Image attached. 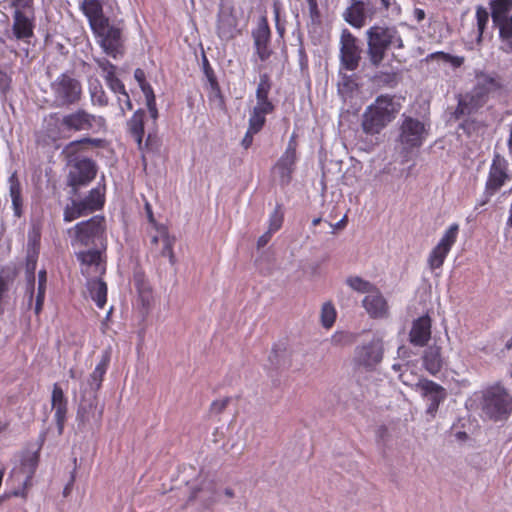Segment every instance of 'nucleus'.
Masks as SVG:
<instances>
[{
	"label": "nucleus",
	"mask_w": 512,
	"mask_h": 512,
	"mask_svg": "<svg viewBox=\"0 0 512 512\" xmlns=\"http://www.w3.org/2000/svg\"><path fill=\"white\" fill-rule=\"evenodd\" d=\"M367 56L374 67H379L389 50L404 48V42L396 26L373 25L365 32Z\"/></svg>",
	"instance_id": "1"
},
{
	"label": "nucleus",
	"mask_w": 512,
	"mask_h": 512,
	"mask_svg": "<svg viewBox=\"0 0 512 512\" xmlns=\"http://www.w3.org/2000/svg\"><path fill=\"white\" fill-rule=\"evenodd\" d=\"M51 106L69 108L78 105L83 98L81 81L71 73H61L49 84Z\"/></svg>",
	"instance_id": "2"
},
{
	"label": "nucleus",
	"mask_w": 512,
	"mask_h": 512,
	"mask_svg": "<svg viewBox=\"0 0 512 512\" xmlns=\"http://www.w3.org/2000/svg\"><path fill=\"white\" fill-rule=\"evenodd\" d=\"M501 87L499 77L485 73L477 75L476 85L473 90L465 99L459 101L454 113L455 117L460 119L464 115L470 114L474 109L480 107L488 96L499 92Z\"/></svg>",
	"instance_id": "3"
},
{
	"label": "nucleus",
	"mask_w": 512,
	"mask_h": 512,
	"mask_svg": "<svg viewBox=\"0 0 512 512\" xmlns=\"http://www.w3.org/2000/svg\"><path fill=\"white\" fill-rule=\"evenodd\" d=\"M395 103L390 97L380 96L362 115V129L368 135L379 134L395 117Z\"/></svg>",
	"instance_id": "4"
},
{
	"label": "nucleus",
	"mask_w": 512,
	"mask_h": 512,
	"mask_svg": "<svg viewBox=\"0 0 512 512\" xmlns=\"http://www.w3.org/2000/svg\"><path fill=\"white\" fill-rule=\"evenodd\" d=\"M481 410L489 419L502 421L512 412V396L500 384L489 386L482 392Z\"/></svg>",
	"instance_id": "5"
},
{
	"label": "nucleus",
	"mask_w": 512,
	"mask_h": 512,
	"mask_svg": "<svg viewBox=\"0 0 512 512\" xmlns=\"http://www.w3.org/2000/svg\"><path fill=\"white\" fill-rule=\"evenodd\" d=\"M105 220L103 217L94 216L87 221L77 223L74 230L73 245L78 246H98L103 245V235Z\"/></svg>",
	"instance_id": "6"
},
{
	"label": "nucleus",
	"mask_w": 512,
	"mask_h": 512,
	"mask_svg": "<svg viewBox=\"0 0 512 512\" xmlns=\"http://www.w3.org/2000/svg\"><path fill=\"white\" fill-rule=\"evenodd\" d=\"M103 123V117L91 114L83 108L64 114L59 121L60 130L68 133L88 132Z\"/></svg>",
	"instance_id": "7"
},
{
	"label": "nucleus",
	"mask_w": 512,
	"mask_h": 512,
	"mask_svg": "<svg viewBox=\"0 0 512 512\" xmlns=\"http://www.w3.org/2000/svg\"><path fill=\"white\" fill-rule=\"evenodd\" d=\"M427 134L428 130L422 121L406 116L400 124L397 141L402 149L408 152L420 147L425 141Z\"/></svg>",
	"instance_id": "8"
},
{
	"label": "nucleus",
	"mask_w": 512,
	"mask_h": 512,
	"mask_svg": "<svg viewBox=\"0 0 512 512\" xmlns=\"http://www.w3.org/2000/svg\"><path fill=\"white\" fill-rule=\"evenodd\" d=\"M104 52L114 59L123 54L122 28L111 25L106 19L92 29Z\"/></svg>",
	"instance_id": "9"
},
{
	"label": "nucleus",
	"mask_w": 512,
	"mask_h": 512,
	"mask_svg": "<svg viewBox=\"0 0 512 512\" xmlns=\"http://www.w3.org/2000/svg\"><path fill=\"white\" fill-rule=\"evenodd\" d=\"M70 166L67 175V185L71 188V193L76 196L78 190L87 186L96 176L97 165L89 158L75 159L68 163Z\"/></svg>",
	"instance_id": "10"
},
{
	"label": "nucleus",
	"mask_w": 512,
	"mask_h": 512,
	"mask_svg": "<svg viewBox=\"0 0 512 512\" xmlns=\"http://www.w3.org/2000/svg\"><path fill=\"white\" fill-rule=\"evenodd\" d=\"M104 204V195L100 189L94 188L89 194L80 200L73 199L64 211V220L71 222L81 216L100 209Z\"/></svg>",
	"instance_id": "11"
},
{
	"label": "nucleus",
	"mask_w": 512,
	"mask_h": 512,
	"mask_svg": "<svg viewBox=\"0 0 512 512\" xmlns=\"http://www.w3.org/2000/svg\"><path fill=\"white\" fill-rule=\"evenodd\" d=\"M378 6L372 0H351L342 17L352 27L360 29L371 21L378 12Z\"/></svg>",
	"instance_id": "12"
},
{
	"label": "nucleus",
	"mask_w": 512,
	"mask_h": 512,
	"mask_svg": "<svg viewBox=\"0 0 512 512\" xmlns=\"http://www.w3.org/2000/svg\"><path fill=\"white\" fill-rule=\"evenodd\" d=\"M416 390L421 393V396L427 403L426 414L434 418L440 404L444 402L447 397L445 388L434 381L418 378L416 381Z\"/></svg>",
	"instance_id": "13"
},
{
	"label": "nucleus",
	"mask_w": 512,
	"mask_h": 512,
	"mask_svg": "<svg viewBox=\"0 0 512 512\" xmlns=\"http://www.w3.org/2000/svg\"><path fill=\"white\" fill-rule=\"evenodd\" d=\"M361 60V48L358 39L348 30L343 29L340 35V63L343 68L355 71Z\"/></svg>",
	"instance_id": "14"
},
{
	"label": "nucleus",
	"mask_w": 512,
	"mask_h": 512,
	"mask_svg": "<svg viewBox=\"0 0 512 512\" xmlns=\"http://www.w3.org/2000/svg\"><path fill=\"white\" fill-rule=\"evenodd\" d=\"M104 407L98 403L97 394L81 388V399L77 411V419L81 423L99 422L103 415Z\"/></svg>",
	"instance_id": "15"
},
{
	"label": "nucleus",
	"mask_w": 512,
	"mask_h": 512,
	"mask_svg": "<svg viewBox=\"0 0 512 512\" xmlns=\"http://www.w3.org/2000/svg\"><path fill=\"white\" fill-rule=\"evenodd\" d=\"M383 354V340L379 337H374L370 342L355 349L354 359L358 365L372 369L382 361Z\"/></svg>",
	"instance_id": "16"
},
{
	"label": "nucleus",
	"mask_w": 512,
	"mask_h": 512,
	"mask_svg": "<svg viewBox=\"0 0 512 512\" xmlns=\"http://www.w3.org/2000/svg\"><path fill=\"white\" fill-rule=\"evenodd\" d=\"M458 231L459 225L456 223L452 224L445 231L437 246L430 252L428 264L432 270L440 268L443 265L446 256L456 242Z\"/></svg>",
	"instance_id": "17"
},
{
	"label": "nucleus",
	"mask_w": 512,
	"mask_h": 512,
	"mask_svg": "<svg viewBox=\"0 0 512 512\" xmlns=\"http://www.w3.org/2000/svg\"><path fill=\"white\" fill-rule=\"evenodd\" d=\"M302 357L300 352L289 348L285 343H278L273 347L268 359L272 367L276 369L292 367L299 369L302 366Z\"/></svg>",
	"instance_id": "18"
},
{
	"label": "nucleus",
	"mask_w": 512,
	"mask_h": 512,
	"mask_svg": "<svg viewBox=\"0 0 512 512\" xmlns=\"http://www.w3.org/2000/svg\"><path fill=\"white\" fill-rule=\"evenodd\" d=\"M34 8L14 9L12 32L17 40H28L34 35Z\"/></svg>",
	"instance_id": "19"
},
{
	"label": "nucleus",
	"mask_w": 512,
	"mask_h": 512,
	"mask_svg": "<svg viewBox=\"0 0 512 512\" xmlns=\"http://www.w3.org/2000/svg\"><path fill=\"white\" fill-rule=\"evenodd\" d=\"M76 256L81 263L82 273L87 277H90L92 274L96 277L105 272L100 250L90 249L87 251H79L76 253Z\"/></svg>",
	"instance_id": "20"
},
{
	"label": "nucleus",
	"mask_w": 512,
	"mask_h": 512,
	"mask_svg": "<svg viewBox=\"0 0 512 512\" xmlns=\"http://www.w3.org/2000/svg\"><path fill=\"white\" fill-rule=\"evenodd\" d=\"M362 305L372 318H384L388 315L387 301L377 287L364 297Z\"/></svg>",
	"instance_id": "21"
},
{
	"label": "nucleus",
	"mask_w": 512,
	"mask_h": 512,
	"mask_svg": "<svg viewBox=\"0 0 512 512\" xmlns=\"http://www.w3.org/2000/svg\"><path fill=\"white\" fill-rule=\"evenodd\" d=\"M51 405L54 410V419L57 425L58 434L61 435L64 430L67 414V399L62 388L58 384H54Z\"/></svg>",
	"instance_id": "22"
},
{
	"label": "nucleus",
	"mask_w": 512,
	"mask_h": 512,
	"mask_svg": "<svg viewBox=\"0 0 512 512\" xmlns=\"http://www.w3.org/2000/svg\"><path fill=\"white\" fill-rule=\"evenodd\" d=\"M431 338V320L428 316H422L413 321L409 341L411 344L423 347Z\"/></svg>",
	"instance_id": "23"
},
{
	"label": "nucleus",
	"mask_w": 512,
	"mask_h": 512,
	"mask_svg": "<svg viewBox=\"0 0 512 512\" xmlns=\"http://www.w3.org/2000/svg\"><path fill=\"white\" fill-rule=\"evenodd\" d=\"M507 179L506 161L497 155L491 164L486 187L492 192H497Z\"/></svg>",
	"instance_id": "24"
},
{
	"label": "nucleus",
	"mask_w": 512,
	"mask_h": 512,
	"mask_svg": "<svg viewBox=\"0 0 512 512\" xmlns=\"http://www.w3.org/2000/svg\"><path fill=\"white\" fill-rule=\"evenodd\" d=\"M111 360V348H107L102 352L101 360L96 365L93 372L90 374L87 384L84 388H87L88 391H93L97 393L100 389L103 381V377L108 369L109 363Z\"/></svg>",
	"instance_id": "25"
},
{
	"label": "nucleus",
	"mask_w": 512,
	"mask_h": 512,
	"mask_svg": "<svg viewBox=\"0 0 512 512\" xmlns=\"http://www.w3.org/2000/svg\"><path fill=\"white\" fill-rule=\"evenodd\" d=\"M270 34V28L266 19H263L259 23L257 29L253 32L256 53L261 61L267 60L271 54V51L268 49Z\"/></svg>",
	"instance_id": "26"
},
{
	"label": "nucleus",
	"mask_w": 512,
	"mask_h": 512,
	"mask_svg": "<svg viewBox=\"0 0 512 512\" xmlns=\"http://www.w3.org/2000/svg\"><path fill=\"white\" fill-rule=\"evenodd\" d=\"M236 17L228 10H221L218 15L217 34L222 40L232 39L237 32Z\"/></svg>",
	"instance_id": "27"
},
{
	"label": "nucleus",
	"mask_w": 512,
	"mask_h": 512,
	"mask_svg": "<svg viewBox=\"0 0 512 512\" xmlns=\"http://www.w3.org/2000/svg\"><path fill=\"white\" fill-rule=\"evenodd\" d=\"M296 161V149L290 143L282 155V157L277 162L276 168L280 174V177L283 181H289L291 173L293 171V166Z\"/></svg>",
	"instance_id": "28"
},
{
	"label": "nucleus",
	"mask_w": 512,
	"mask_h": 512,
	"mask_svg": "<svg viewBox=\"0 0 512 512\" xmlns=\"http://www.w3.org/2000/svg\"><path fill=\"white\" fill-rule=\"evenodd\" d=\"M491 9L492 21L501 33V27L509 20L507 14L512 9V0H495L491 4Z\"/></svg>",
	"instance_id": "29"
},
{
	"label": "nucleus",
	"mask_w": 512,
	"mask_h": 512,
	"mask_svg": "<svg viewBox=\"0 0 512 512\" xmlns=\"http://www.w3.org/2000/svg\"><path fill=\"white\" fill-rule=\"evenodd\" d=\"M423 364L426 370L436 375L442 368L443 359L441 356V349L438 346H430L425 350L423 356Z\"/></svg>",
	"instance_id": "30"
},
{
	"label": "nucleus",
	"mask_w": 512,
	"mask_h": 512,
	"mask_svg": "<svg viewBox=\"0 0 512 512\" xmlns=\"http://www.w3.org/2000/svg\"><path fill=\"white\" fill-rule=\"evenodd\" d=\"M87 288L92 300L99 308H103L107 301V285L104 281L91 278L87 281Z\"/></svg>",
	"instance_id": "31"
},
{
	"label": "nucleus",
	"mask_w": 512,
	"mask_h": 512,
	"mask_svg": "<svg viewBox=\"0 0 512 512\" xmlns=\"http://www.w3.org/2000/svg\"><path fill=\"white\" fill-rule=\"evenodd\" d=\"M39 461L38 451L33 453H28L22 459L21 466L19 468V472L24 475V480L22 482L24 488H27L31 485V480L36 471Z\"/></svg>",
	"instance_id": "32"
},
{
	"label": "nucleus",
	"mask_w": 512,
	"mask_h": 512,
	"mask_svg": "<svg viewBox=\"0 0 512 512\" xmlns=\"http://www.w3.org/2000/svg\"><path fill=\"white\" fill-rule=\"evenodd\" d=\"M144 116V111L138 110L127 122L128 131L137 142L139 149H142V139L144 135Z\"/></svg>",
	"instance_id": "33"
},
{
	"label": "nucleus",
	"mask_w": 512,
	"mask_h": 512,
	"mask_svg": "<svg viewBox=\"0 0 512 512\" xmlns=\"http://www.w3.org/2000/svg\"><path fill=\"white\" fill-rule=\"evenodd\" d=\"M82 10L89 19L92 29L96 27V24H100L107 19L102 15V6L99 0H83Z\"/></svg>",
	"instance_id": "34"
},
{
	"label": "nucleus",
	"mask_w": 512,
	"mask_h": 512,
	"mask_svg": "<svg viewBox=\"0 0 512 512\" xmlns=\"http://www.w3.org/2000/svg\"><path fill=\"white\" fill-rule=\"evenodd\" d=\"M100 143L99 139H92L89 137L82 138L80 140L71 141L68 143L64 149L62 150V154L67 159L68 163H72L75 161V159H78L76 157V154L80 151V149L87 144H92L95 146H98Z\"/></svg>",
	"instance_id": "35"
},
{
	"label": "nucleus",
	"mask_w": 512,
	"mask_h": 512,
	"mask_svg": "<svg viewBox=\"0 0 512 512\" xmlns=\"http://www.w3.org/2000/svg\"><path fill=\"white\" fill-rule=\"evenodd\" d=\"M9 192L12 200L14 214L17 217H20L22 214L21 187L15 174L9 177Z\"/></svg>",
	"instance_id": "36"
},
{
	"label": "nucleus",
	"mask_w": 512,
	"mask_h": 512,
	"mask_svg": "<svg viewBox=\"0 0 512 512\" xmlns=\"http://www.w3.org/2000/svg\"><path fill=\"white\" fill-rule=\"evenodd\" d=\"M89 94L93 105L106 106L108 98L98 79L89 80Z\"/></svg>",
	"instance_id": "37"
},
{
	"label": "nucleus",
	"mask_w": 512,
	"mask_h": 512,
	"mask_svg": "<svg viewBox=\"0 0 512 512\" xmlns=\"http://www.w3.org/2000/svg\"><path fill=\"white\" fill-rule=\"evenodd\" d=\"M47 275L45 270H41L38 273V288L35 300L34 312L39 315L43 308L46 292Z\"/></svg>",
	"instance_id": "38"
},
{
	"label": "nucleus",
	"mask_w": 512,
	"mask_h": 512,
	"mask_svg": "<svg viewBox=\"0 0 512 512\" xmlns=\"http://www.w3.org/2000/svg\"><path fill=\"white\" fill-rule=\"evenodd\" d=\"M346 284L354 291L368 295L376 288L372 283L359 276H350L346 279Z\"/></svg>",
	"instance_id": "39"
},
{
	"label": "nucleus",
	"mask_w": 512,
	"mask_h": 512,
	"mask_svg": "<svg viewBox=\"0 0 512 512\" xmlns=\"http://www.w3.org/2000/svg\"><path fill=\"white\" fill-rule=\"evenodd\" d=\"M502 48L507 52H512V14L509 20L501 27Z\"/></svg>",
	"instance_id": "40"
},
{
	"label": "nucleus",
	"mask_w": 512,
	"mask_h": 512,
	"mask_svg": "<svg viewBox=\"0 0 512 512\" xmlns=\"http://www.w3.org/2000/svg\"><path fill=\"white\" fill-rule=\"evenodd\" d=\"M284 214L280 204H277L269 217L268 229L270 232H277L283 224Z\"/></svg>",
	"instance_id": "41"
},
{
	"label": "nucleus",
	"mask_w": 512,
	"mask_h": 512,
	"mask_svg": "<svg viewBox=\"0 0 512 512\" xmlns=\"http://www.w3.org/2000/svg\"><path fill=\"white\" fill-rule=\"evenodd\" d=\"M271 90V81L268 74H261L256 89V99H269L268 95Z\"/></svg>",
	"instance_id": "42"
},
{
	"label": "nucleus",
	"mask_w": 512,
	"mask_h": 512,
	"mask_svg": "<svg viewBox=\"0 0 512 512\" xmlns=\"http://www.w3.org/2000/svg\"><path fill=\"white\" fill-rule=\"evenodd\" d=\"M336 318V311L332 304L325 303L321 309V322L326 328H330Z\"/></svg>",
	"instance_id": "43"
},
{
	"label": "nucleus",
	"mask_w": 512,
	"mask_h": 512,
	"mask_svg": "<svg viewBox=\"0 0 512 512\" xmlns=\"http://www.w3.org/2000/svg\"><path fill=\"white\" fill-rule=\"evenodd\" d=\"M476 18H477V29H478V36H477V42H481L482 35L484 33V29L488 23L489 20V13L487 10L481 6H479L476 10Z\"/></svg>",
	"instance_id": "44"
},
{
	"label": "nucleus",
	"mask_w": 512,
	"mask_h": 512,
	"mask_svg": "<svg viewBox=\"0 0 512 512\" xmlns=\"http://www.w3.org/2000/svg\"><path fill=\"white\" fill-rule=\"evenodd\" d=\"M265 122H266V115L259 113L255 110H252L250 112L248 128L251 129V131L259 132L263 128Z\"/></svg>",
	"instance_id": "45"
},
{
	"label": "nucleus",
	"mask_w": 512,
	"mask_h": 512,
	"mask_svg": "<svg viewBox=\"0 0 512 512\" xmlns=\"http://www.w3.org/2000/svg\"><path fill=\"white\" fill-rule=\"evenodd\" d=\"M430 57L433 59L441 60L444 63H449L455 68L461 66L464 61L463 57L452 56L444 52L433 53L430 55Z\"/></svg>",
	"instance_id": "46"
},
{
	"label": "nucleus",
	"mask_w": 512,
	"mask_h": 512,
	"mask_svg": "<svg viewBox=\"0 0 512 512\" xmlns=\"http://www.w3.org/2000/svg\"><path fill=\"white\" fill-rule=\"evenodd\" d=\"M96 63L98 65V67L102 70V72L104 73L105 79L109 78V77L111 78V76L115 75L116 67L107 59H105V58L97 59Z\"/></svg>",
	"instance_id": "47"
},
{
	"label": "nucleus",
	"mask_w": 512,
	"mask_h": 512,
	"mask_svg": "<svg viewBox=\"0 0 512 512\" xmlns=\"http://www.w3.org/2000/svg\"><path fill=\"white\" fill-rule=\"evenodd\" d=\"M257 103L252 110H255L264 115L270 114L274 110V105L269 99H256Z\"/></svg>",
	"instance_id": "48"
},
{
	"label": "nucleus",
	"mask_w": 512,
	"mask_h": 512,
	"mask_svg": "<svg viewBox=\"0 0 512 512\" xmlns=\"http://www.w3.org/2000/svg\"><path fill=\"white\" fill-rule=\"evenodd\" d=\"M105 80L113 92L122 94L126 91L124 84L115 75L111 76V78H106Z\"/></svg>",
	"instance_id": "49"
},
{
	"label": "nucleus",
	"mask_w": 512,
	"mask_h": 512,
	"mask_svg": "<svg viewBox=\"0 0 512 512\" xmlns=\"http://www.w3.org/2000/svg\"><path fill=\"white\" fill-rule=\"evenodd\" d=\"M229 402H230L229 397H226L221 400L213 401L210 405V413H212V414L221 413L226 408V406L228 405Z\"/></svg>",
	"instance_id": "50"
},
{
	"label": "nucleus",
	"mask_w": 512,
	"mask_h": 512,
	"mask_svg": "<svg viewBox=\"0 0 512 512\" xmlns=\"http://www.w3.org/2000/svg\"><path fill=\"white\" fill-rule=\"evenodd\" d=\"M331 342L334 345H346L351 343V336L348 333L337 332L332 336Z\"/></svg>",
	"instance_id": "51"
},
{
	"label": "nucleus",
	"mask_w": 512,
	"mask_h": 512,
	"mask_svg": "<svg viewBox=\"0 0 512 512\" xmlns=\"http://www.w3.org/2000/svg\"><path fill=\"white\" fill-rule=\"evenodd\" d=\"M120 95L121 96L118 97V102L120 105L121 112H122V114H124L125 110L132 109V102H131L130 97L126 91Z\"/></svg>",
	"instance_id": "52"
},
{
	"label": "nucleus",
	"mask_w": 512,
	"mask_h": 512,
	"mask_svg": "<svg viewBox=\"0 0 512 512\" xmlns=\"http://www.w3.org/2000/svg\"><path fill=\"white\" fill-rule=\"evenodd\" d=\"M163 248H162V255L168 256L170 261L173 263L174 254L172 250V242L168 236L163 237Z\"/></svg>",
	"instance_id": "53"
},
{
	"label": "nucleus",
	"mask_w": 512,
	"mask_h": 512,
	"mask_svg": "<svg viewBox=\"0 0 512 512\" xmlns=\"http://www.w3.org/2000/svg\"><path fill=\"white\" fill-rule=\"evenodd\" d=\"M413 377V373L409 370L408 367H406L402 373H399V379L403 384L416 388V382H413Z\"/></svg>",
	"instance_id": "54"
},
{
	"label": "nucleus",
	"mask_w": 512,
	"mask_h": 512,
	"mask_svg": "<svg viewBox=\"0 0 512 512\" xmlns=\"http://www.w3.org/2000/svg\"><path fill=\"white\" fill-rule=\"evenodd\" d=\"M9 289L8 281L0 276V315L4 313V296Z\"/></svg>",
	"instance_id": "55"
},
{
	"label": "nucleus",
	"mask_w": 512,
	"mask_h": 512,
	"mask_svg": "<svg viewBox=\"0 0 512 512\" xmlns=\"http://www.w3.org/2000/svg\"><path fill=\"white\" fill-rule=\"evenodd\" d=\"M11 86V77L4 71L0 70V90L6 93Z\"/></svg>",
	"instance_id": "56"
},
{
	"label": "nucleus",
	"mask_w": 512,
	"mask_h": 512,
	"mask_svg": "<svg viewBox=\"0 0 512 512\" xmlns=\"http://www.w3.org/2000/svg\"><path fill=\"white\" fill-rule=\"evenodd\" d=\"M140 88L145 96L146 103L156 101L155 94H154L153 89L149 83H147V82L144 83L143 85L140 86Z\"/></svg>",
	"instance_id": "57"
},
{
	"label": "nucleus",
	"mask_w": 512,
	"mask_h": 512,
	"mask_svg": "<svg viewBox=\"0 0 512 512\" xmlns=\"http://www.w3.org/2000/svg\"><path fill=\"white\" fill-rule=\"evenodd\" d=\"M10 7L13 9L33 7V0H10Z\"/></svg>",
	"instance_id": "58"
},
{
	"label": "nucleus",
	"mask_w": 512,
	"mask_h": 512,
	"mask_svg": "<svg viewBox=\"0 0 512 512\" xmlns=\"http://www.w3.org/2000/svg\"><path fill=\"white\" fill-rule=\"evenodd\" d=\"M496 192H492L490 191V189H488L486 186H485V191L483 193V195L481 196V198L479 199V201L477 202L476 204V208L478 207H482L484 205H486L491 197L495 194Z\"/></svg>",
	"instance_id": "59"
},
{
	"label": "nucleus",
	"mask_w": 512,
	"mask_h": 512,
	"mask_svg": "<svg viewBox=\"0 0 512 512\" xmlns=\"http://www.w3.org/2000/svg\"><path fill=\"white\" fill-rule=\"evenodd\" d=\"M257 133L258 132L251 131V129H249V128L247 129V132L245 133V135L242 139V142H241L242 146L245 149H248L251 146V144L253 142V136Z\"/></svg>",
	"instance_id": "60"
},
{
	"label": "nucleus",
	"mask_w": 512,
	"mask_h": 512,
	"mask_svg": "<svg viewBox=\"0 0 512 512\" xmlns=\"http://www.w3.org/2000/svg\"><path fill=\"white\" fill-rule=\"evenodd\" d=\"M309 6V13L312 20H315L319 17V9L317 0H307Z\"/></svg>",
	"instance_id": "61"
},
{
	"label": "nucleus",
	"mask_w": 512,
	"mask_h": 512,
	"mask_svg": "<svg viewBox=\"0 0 512 512\" xmlns=\"http://www.w3.org/2000/svg\"><path fill=\"white\" fill-rule=\"evenodd\" d=\"M274 234V232H270V230L268 229L263 235H261L258 240H257V247L258 248H263L264 246L267 245V243L270 241L272 235Z\"/></svg>",
	"instance_id": "62"
},
{
	"label": "nucleus",
	"mask_w": 512,
	"mask_h": 512,
	"mask_svg": "<svg viewBox=\"0 0 512 512\" xmlns=\"http://www.w3.org/2000/svg\"><path fill=\"white\" fill-rule=\"evenodd\" d=\"M202 63H203V69H204L205 75L207 76V78L209 79L210 82H213L214 81L213 70H212V68L209 64V61L205 55H203Z\"/></svg>",
	"instance_id": "63"
},
{
	"label": "nucleus",
	"mask_w": 512,
	"mask_h": 512,
	"mask_svg": "<svg viewBox=\"0 0 512 512\" xmlns=\"http://www.w3.org/2000/svg\"><path fill=\"white\" fill-rule=\"evenodd\" d=\"M134 78L138 82L139 86H141L144 83H146L145 72L142 69H140V68H137L134 71Z\"/></svg>",
	"instance_id": "64"
}]
</instances>
